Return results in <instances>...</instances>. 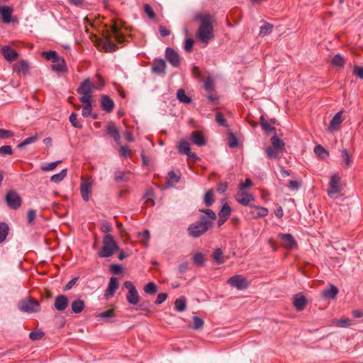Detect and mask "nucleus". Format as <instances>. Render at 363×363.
Wrapping results in <instances>:
<instances>
[{"instance_id":"f257e3e1","label":"nucleus","mask_w":363,"mask_h":363,"mask_svg":"<svg viewBox=\"0 0 363 363\" xmlns=\"http://www.w3.org/2000/svg\"><path fill=\"white\" fill-rule=\"evenodd\" d=\"M200 212L203 213L199 216L198 220L190 224L187 228L189 236L198 238L205 234L213 226V221L216 219L215 212L209 208L199 209Z\"/></svg>"},{"instance_id":"f03ea898","label":"nucleus","mask_w":363,"mask_h":363,"mask_svg":"<svg viewBox=\"0 0 363 363\" xmlns=\"http://www.w3.org/2000/svg\"><path fill=\"white\" fill-rule=\"evenodd\" d=\"M195 21L201 22L197 32L199 39L201 42L207 43L208 40L214 38L212 16L209 14L197 13L195 16Z\"/></svg>"},{"instance_id":"7ed1b4c3","label":"nucleus","mask_w":363,"mask_h":363,"mask_svg":"<svg viewBox=\"0 0 363 363\" xmlns=\"http://www.w3.org/2000/svg\"><path fill=\"white\" fill-rule=\"evenodd\" d=\"M111 35H108L106 37L104 42V49L107 52H112L117 50L116 45L111 41V38H114L118 43H122L124 42L125 36L120 32L119 28L116 25H113L111 28Z\"/></svg>"},{"instance_id":"20e7f679","label":"nucleus","mask_w":363,"mask_h":363,"mask_svg":"<svg viewBox=\"0 0 363 363\" xmlns=\"http://www.w3.org/2000/svg\"><path fill=\"white\" fill-rule=\"evenodd\" d=\"M43 55L47 60L51 61L52 69L56 72H65L67 71V65L63 57L59 56L55 51L43 52Z\"/></svg>"},{"instance_id":"39448f33","label":"nucleus","mask_w":363,"mask_h":363,"mask_svg":"<svg viewBox=\"0 0 363 363\" xmlns=\"http://www.w3.org/2000/svg\"><path fill=\"white\" fill-rule=\"evenodd\" d=\"M119 250L118 245L111 234H106L103 239V246L98 252L100 257H109L113 255L115 251Z\"/></svg>"},{"instance_id":"423d86ee","label":"nucleus","mask_w":363,"mask_h":363,"mask_svg":"<svg viewBox=\"0 0 363 363\" xmlns=\"http://www.w3.org/2000/svg\"><path fill=\"white\" fill-rule=\"evenodd\" d=\"M18 308L23 312L31 313L40 311V305L39 302L33 298L28 297L19 302Z\"/></svg>"},{"instance_id":"0eeeda50","label":"nucleus","mask_w":363,"mask_h":363,"mask_svg":"<svg viewBox=\"0 0 363 363\" xmlns=\"http://www.w3.org/2000/svg\"><path fill=\"white\" fill-rule=\"evenodd\" d=\"M96 89H97L96 86L91 82V79L87 78L80 83L77 89V92L81 95L80 97L92 99V92Z\"/></svg>"},{"instance_id":"6e6552de","label":"nucleus","mask_w":363,"mask_h":363,"mask_svg":"<svg viewBox=\"0 0 363 363\" xmlns=\"http://www.w3.org/2000/svg\"><path fill=\"white\" fill-rule=\"evenodd\" d=\"M340 177L337 174H333L330 177L329 187L328 189V195L332 199H335L341 191Z\"/></svg>"},{"instance_id":"1a4fd4ad","label":"nucleus","mask_w":363,"mask_h":363,"mask_svg":"<svg viewBox=\"0 0 363 363\" xmlns=\"http://www.w3.org/2000/svg\"><path fill=\"white\" fill-rule=\"evenodd\" d=\"M6 201L8 206L11 209L18 208L22 203V199L19 194L15 191H10L6 195Z\"/></svg>"},{"instance_id":"9d476101","label":"nucleus","mask_w":363,"mask_h":363,"mask_svg":"<svg viewBox=\"0 0 363 363\" xmlns=\"http://www.w3.org/2000/svg\"><path fill=\"white\" fill-rule=\"evenodd\" d=\"M227 283L238 290H243L248 287L249 284L246 278L242 275H234L229 278Z\"/></svg>"},{"instance_id":"9b49d317","label":"nucleus","mask_w":363,"mask_h":363,"mask_svg":"<svg viewBox=\"0 0 363 363\" xmlns=\"http://www.w3.org/2000/svg\"><path fill=\"white\" fill-rule=\"evenodd\" d=\"M279 238L281 241L282 246L287 250H292L297 247V242L291 234L279 233Z\"/></svg>"},{"instance_id":"f8f14e48","label":"nucleus","mask_w":363,"mask_h":363,"mask_svg":"<svg viewBox=\"0 0 363 363\" xmlns=\"http://www.w3.org/2000/svg\"><path fill=\"white\" fill-rule=\"evenodd\" d=\"M235 198L239 203L244 206H249L251 201H255V197L252 194L240 189L235 194Z\"/></svg>"},{"instance_id":"ddd939ff","label":"nucleus","mask_w":363,"mask_h":363,"mask_svg":"<svg viewBox=\"0 0 363 363\" xmlns=\"http://www.w3.org/2000/svg\"><path fill=\"white\" fill-rule=\"evenodd\" d=\"M165 57L169 62L174 67H178L180 65V57L177 52L168 47L165 50Z\"/></svg>"},{"instance_id":"4468645a","label":"nucleus","mask_w":363,"mask_h":363,"mask_svg":"<svg viewBox=\"0 0 363 363\" xmlns=\"http://www.w3.org/2000/svg\"><path fill=\"white\" fill-rule=\"evenodd\" d=\"M1 51L4 57L9 62H13L18 57L17 52L9 45L2 47Z\"/></svg>"},{"instance_id":"2eb2a0df","label":"nucleus","mask_w":363,"mask_h":363,"mask_svg":"<svg viewBox=\"0 0 363 363\" xmlns=\"http://www.w3.org/2000/svg\"><path fill=\"white\" fill-rule=\"evenodd\" d=\"M68 304V298L65 295H59L55 299L54 308L57 311H63L67 308Z\"/></svg>"},{"instance_id":"dca6fc26","label":"nucleus","mask_w":363,"mask_h":363,"mask_svg":"<svg viewBox=\"0 0 363 363\" xmlns=\"http://www.w3.org/2000/svg\"><path fill=\"white\" fill-rule=\"evenodd\" d=\"M250 213L252 214V218L253 219L265 217L269 212L267 208L257 205H250Z\"/></svg>"},{"instance_id":"f3484780","label":"nucleus","mask_w":363,"mask_h":363,"mask_svg":"<svg viewBox=\"0 0 363 363\" xmlns=\"http://www.w3.org/2000/svg\"><path fill=\"white\" fill-rule=\"evenodd\" d=\"M152 72L159 75H164L166 73V62L164 60L155 59L152 67Z\"/></svg>"},{"instance_id":"a211bd4d","label":"nucleus","mask_w":363,"mask_h":363,"mask_svg":"<svg viewBox=\"0 0 363 363\" xmlns=\"http://www.w3.org/2000/svg\"><path fill=\"white\" fill-rule=\"evenodd\" d=\"M118 286L119 284L117 278L114 277H111L108 286L105 291V298L108 299L110 297H112L115 294L116 290L118 289Z\"/></svg>"},{"instance_id":"6ab92c4d","label":"nucleus","mask_w":363,"mask_h":363,"mask_svg":"<svg viewBox=\"0 0 363 363\" xmlns=\"http://www.w3.org/2000/svg\"><path fill=\"white\" fill-rule=\"evenodd\" d=\"M92 182L91 180H84L80 186L81 195L84 201L89 200V194L91 193Z\"/></svg>"},{"instance_id":"aec40b11","label":"nucleus","mask_w":363,"mask_h":363,"mask_svg":"<svg viewBox=\"0 0 363 363\" xmlns=\"http://www.w3.org/2000/svg\"><path fill=\"white\" fill-rule=\"evenodd\" d=\"M101 107L106 113H111L114 108V101L108 95H103L101 98Z\"/></svg>"},{"instance_id":"412c9836","label":"nucleus","mask_w":363,"mask_h":363,"mask_svg":"<svg viewBox=\"0 0 363 363\" xmlns=\"http://www.w3.org/2000/svg\"><path fill=\"white\" fill-rule=\"evenodd\" d=\"M342 111H339L332 118L328 128L329 132L332 133L339 128L342 122Z\"/></svg>"},{"instance_id":"4be33fe9","label":"nucleus","mask_w":363,"mask_h":363,"mask_svg":"<svg viewBox=\"0 0 363 363\" xmlns=\"http://www.w3.org/2000/svg\"><path fill=\"white\" fill-rule=\"evenodd\" d=\"M191 141L194 145L199 147L204 146L206 144V139L200 130H194L191 133Z\"/></svg>"},{"instance_id":"5701e85b","label":"nucleus","mask_w":363,"mask_h":363,"mask_svg":"<svg viewBox=\"0 0 363 363\" xmlns=\"http://www.w3.org/2000/svg\"><path fill=\"white\" fill-rule=\"evenodd\" d=\"M13 9L9 6H0V14L2 17V21L4 23H10L11 22V16Z\"/></svg>"},{"instance_id":"b1692460","label":"nucleus","mask_w":363,"mask_h":363,"mask_svg":"<svg viewBox=\"0 0 363 363\" xmlns=\"http://www.w3.org/2000/svg\"><path fill=\"white\" fill-rule=\"evenodd\" d=\"M294 306L298 311H303L307 303V299L302 294L295 295L294 298Z\"/></svg>"},{"instance_id":"393cba45","label":"nucleus","mask_w":363,"mask_h":363,"mask_svg":"<svg viewBox=\"0 0 363 363\" xmlns=\"http://www.w3.org/2000/svg\"><path fill=\"white\" fill-rule=\"evenodd\" d=\"M79 101L84 104L82 115L84 118H87L91 114L92 111V99H89L84 97H79Z\"/></svg>"},{"instance_id":"a878e982","label":"nucleus","mask_w":363,"mask_h":363,"mask_svg":"<svg viewBox=\"0 0 363 363\" xmlns=\"http://www.w3.org/2000/svg\"><path fill=\"white\" fill-rule=\"evenodd\" d=\"M13 72L18 74L26 75L29 72L28 62L25 60L19 61L15 65Z\"/></svg>"},{"instance_id":"bb28decb","label":"nucleus","mask_w":363,"mask_h":363,"mask_svg":"<svg viewBox=\"0 0 363 363\" xmlns=\"http://www.w3.org/2000/svg\"><path fill=\"white\" fill-rule=\"evenodd\" d=\"M107 133L114 139L116 142H119L121 136L119 131L113 122H109L107 125Z\"/></svg>"},{"instance_id":"cd10ccee","label":"nucleus","mask_w":363,"mask_h":363,"mask_svg":"<svg viewBox=\"0 0 363 363\" xmlns=\"http://www.w3.org/2000/svg\"><path fill=\"white\" fill-rule=\"evenodd\" d=\"M84 308L85 302L80 298L74 300L71 303L72 311L74 313H80L83 311Z\"/></svg>"},{"instance_id":"c85d7f7f","label":"nucleus","mask_w":363,"mask_h":363,"mask_svg":"<svg viewBox=\"0 0 363 363\" xmlns=\"http://www.w3.org/2000/svg\"><path fill=\"white\" fill-rule=\"evenodd\" d=\"M338 289L335 286L331 284L328 289H325L323 291L322 295L325 298L333 299L338 294Z\"/></svg>"},{"instance_id":"c756f323","label":"nucleus","mask_w":363,"mask_h":363,"mask_svg":"<svg viewBox=\"0 0 363 363\" xmlns=\"http://www.w3.org/2000/svg\"><path fill=\"white\" fill-rule=\"evenodd\" d=\"M178 152L180 154L187 155L191 152L190 144L186 140H181L178 145Z\"/></svg>"},{"instance_id":"7c9ffc66","label":"nucleus","mask_w":363,"mask_h":363,"mask_svg":"<svg viewBox=\"0 0 363 363\" xmlns=\"http://www.w3.org/2000/svg\"><path fill=\"white\" fill-rule=\"evenodd\" d=\"M127 301L132 305H136L139 301V295L136 289L128 291L126 296Z\"/></svg>"},{"instance_id":"2f4dec72","label":"nucleus","mask_w":363,"mask_h":363,"mask_svg":"<svg viewBox=\"0 0 363 363\" xmlns=\"http://www.w3.org/2000/svg\"><path fill=\"white\" fill-rule=\"evenodd\" d=\"M271 143L272 144V147H274L276 150H278L281 152H283L284 149V143L280 138H278L277 135H274L271 138Z\"/></svg>"},{"instance_id":"473e14b6","label":"nucleus","mask_w":363,"mask_h":363,"mask_svg":"<svg viewBox=\"0 0 363 363\" xmlns=\"http://www.w3.org/2000/svg\"><path fill=\"white\" fill-rule=\"evenodd\" d=\"M177 97L178 100L182 103L189 104L191 102V97L188 96L186 94L185 91L182 89H178L177 93Z\"/></svg>"},{"instance_id":"72a5a7b5","label":"nucleus","mask_w":363,"mask_h":363,"mask_svg":"<svg viewBox=\"0 0 363 363\" xmlns=\"http://www.w3.org/2000/svg\"><path fill=\"white\" fill-rule=\"evenodd\" d=\"M9 225L6 223H0V243L3 242L6 240L9 234Z\"/></svg>"},{"instance_id":"f704fd0d","label":"nucleus","mask_w":363,"mask_h":363,"mask_svg":"<svg viewBox=\"0 0 363 363\" xmlns=\"http://www.w3.org/2000/svg\"><path fill=\"white\" fill-rule=\"evenodd\" d=\"M345 62H346V60H345V57L340 54L335 55L331 60V63L334 66L339 67H343Z\"/></svg>"},{"instance_id":"c9c22d12","label":"nucleus","mask_w":363,"mask_h":363,"mask_svg":"<svg viewBox=\"0 0 363 363\" xmlns=\"http://www.w3.org/2000/svg\"><path fill=\"white\" fill-rule=\"evenodd\" d=\"M203 202L207 207H210L213 205V203H214L213 189H209L206 192L204 195Z\"/></svg>"},{"instance_id":"e433bc0d","label":"nucleus","mask_w":363,"mask_h":363,"mask_svg":"<svg viewBox=\"0 0 363 363\" xmlns=\"http://www.w3.org/2000/svg\"><path fill=\"white\" fill-rule=\"evenodd\" d=\"M175 309L177 311L182 312L186 310V303L184 297H180L177 298L174 302Z\"/></svg>"},{"instance_id":"4c0bfd02","label":"nucleus","mask_w":363,"mask_h":363,"mask_svg":"<svg viewBox=\"0 0 363 363\" xmlns=\"http://www.w3.org/2000/svg\"><path fill=\"white\" fill-rule=\"evenodd\" d=\"M67 169H62L60 173L52 175L50 178V181L53 183H60L67 176Z\"/></svg>"},{"instance_id":"58836bf2","label":"nucleus","mask_w":363,"mask_h":363,"mask_svg":"<svg viewBox=\"0 0 363 363\" xmlns=\"http://www.w3.org/2000/svg\"><path fill=\"white\" fill-rule=\"evenodd\" d=\"M314 152L321 159H325L328 156V152L320 145L314 147Z\"/></svg>"},{"instance_id":"ea45409f","label":"nucleus","mask_w":363,"mask_h":363,"mask_svg":"<svg viewBox=\"0 0 363 363\" xmlns=\"http://www.w3.org/2000/svg\"><path fill=\"white\" fill-rule=\"evenodd\" d=\"M193 261L195 264L201 267L205 264L206 259L202 253L196 252L193 256Z\"/></svg>"},{"instance_id":"a19ab883","label":"nucleus","mask_w":363,"mask_h":363,"mask_svg":"<svg viewBox=\"0 0 363 363\" xmlns=\"http://www.w3.org/2000/svg\"><path fill=\"white\" fill-rule=\"evenodd\" d=\"M231 213V207L228 203L223 205L221 209L218 212V217H225L228 218Z\"/></svg>"},{"instance_id":"79ce46f5","label":"nucleus","mask_w":363,"mask_h":363,"mask_svg":"<svg viewBox=\"0 0 363 363\" xmlns=\"http://www.w3.org/2000/svg\"><path fill=\"white\" fill-rule=\"evenodd\" d=\"M273 28L274 26L272 24L264 22V25L260 27L259 35L263 36L269 35Z\"/></svg>"},{"instance_id":"37998d69","label":"nucleus","mask_w":363,"mask_h":363,"mask_svg":"<svg viewBox=\"0 0 363 363\" xmlns=\"http://www.w3.org/2000/svg\"><path fill=\"white\" fill-rule=\"evenodd\" d=\"M204 325V320L201 318L199 316H194L193 317V325H192V328L194 330H201L203 328Z\"/></svg>"},{"instance_id":"c03bdc74","label":"nucleus","mask_w":363,"mask_h":363,"mask_svg":"<svg viewBox=\"0 0 363 363\" xmlns=\"http://www.w3.org/2000/svg\"><path fill=\"white\" fill-rule=\"evenodd\" d=\"M169 181L167 184L169 186H173L175 184H177L180 180V177L177 175V174L174 171H170L168 172Z\"/></svg>"},{"instance_id":"a18cd8bd","label":"nucleus","mask_w":363,"mask_h":363,"mask_svg":"<svg viewBox=\"0 0 363 363\" xmlns=\"http://www.w3.org/2000/svg\"><path fill=\"white\" fill-rule=\"evenodd\" d=\"M265 152L268 156L269 158L271 159H277L279 157V153L281 152L278 150L274 149L272 147H267L265 149Z\"/></svg>"},{"instance_id":"49530a36","label":"nucleus","mask_w":363,"mask_h":363,"mask_svg":"<svg viewBox=\"0 0 363 363\" xmlns=\"http://www.w3.org/2000/svg\"><path fill=\"white\" fill-rule=\"evenodd\" d=\"M38 140V137L36 135L31 136L26 138L23 142L19 143L17 146L18 149H23L25 146L36 142Z\"/></svg>"},{"instance_id":"de8ad7c7","label":"nucleus","mask_w":363,"mask_h":363,"mask_svg":"<svg viewBox=\"0 0 363 363\" xmlns=\"http://www.w3.org/2000/svg\"><path fill=\"white\" fill-rule=\"evenodd\" d=\"M45 335L44 332L41 329H38L34 331H32L29 334V337L33 340H39Z\"/></svg>"},{"instance_id":"09e8293b","label":"nucleus","mask_w":363,"mask_h":363,"mask_svg":"<svg viewBox=\"0 0 363 363\" xmlns=\"http://www.w3.org/2000/svg\"><path fill=\"white\" fill-rule=\"evenodd\" d=\"M69 122L72 123V125L76 128L81 129L82 128V124L80 123V121L77 118V114L75 113H72L69 118Z\"/></svg>"},{"instance_id":"8fccbe9b","label":"nucleus","mask_w":363,"mask_h":363,"mask_svg":"<svg viewBox=\"0 0 363 363\" xmlns=\"http://www.w3.org/2000/svg\"><path fill=\"white\" fill-rule=\"evenodd\" d=\"M157 291L156 284L153 282H149L144 286V291L148 294H155Z\"/></svg>"},{"instance_id":"3c124183","label":"nucleus","mask_w":363,"mask_h":363,"mask_svg":"<svg viewBox=\"0 0 363 363\" xmlns=\"http://www.w3.org/2000/svg\"><path fill=\"white\" fill-rule=\"evenodd\" d=\"M341 157H342V160H344L346 167H350L352 160H351V157L349 155L347 149L342 150V153H341Z\"/></svg>"},{"instance_id":"603ef678","label":"nucleus","mask_w":363,"mask_h":363,"mask_svg":"<svg viewBox=\"0 0 363 363\" xmlns=\"http://www.w3.org/2000/svg\"><path fill=\"white\" fill-rule=\"evenodd\" d=\"M112 225L111 223L107 220H104L101 224V230L106 234H109L110 232L112 231Z\"/></svg>"},{"instance_id":"864d4df0","label":"nucleus","mask_w":363,"mask_h":363,"mask_svg":"<svg viewBox=\"0 0 363 363\" xmlns=\"http://www.w3.org/2000/svg\"><path fill=\"white\" fill-rule=\"evenodd\" d=\"M213 258L218 264H222L223 262L222 259L223 252L220 249H216L213 253Z\"/></svg>"},{"instance_id":"5fc2aeb1","label":"nucleus","mask_w":363,"mask_h":363,"mask_svg":"<svg viewBox=\"0 0 363 363\" xmlns=\"http://www.w3.org/2000/svg\"><path fill=\"white\" fill-rule=\"evenodd\" d=\"M61 160H57L55 162H50L45 166H42L41 169L44 172H48L54 169L60 163H61Z\"/></svg>"},{"instance_id":"6e6d98bb","label":"nucleus","mask_w":363,"mask_h":363,"mask_svg":"<svg viewBox=\"0 0 363 363\" xmlns=\"http://www.w3.org/2000/svg\"><path fill=\"white\" fill-rule=\"evenodd\" d=\"M114 179L117 182H126L128 180L125 176V173L121 171H118L115 173Z\"/></svg>"},{"instance_id":"4d7b16f0","label":"nucleus","mask_w":363,"mask_h":363,"mask_svg":"<svg viewBox=\"0 0 363 363\" xmlns=\"http://www.w3.org/2000/svg\"><path fill=\"white\" fill-rule=\"evenodd\" d=\"M144 11L150 19L153 20L155 18V13L152 8L149 4H145Z\"/></svg>"},{"instance_id":"13d9d810","label":"nucleus","mask_w":363,"mask_h":363,"mask_svg":"<svg viewBox=\"0 0 363 363\" xmlns=\"http://www.w3.org/2000/svg\"><path fill=\"white\" fill-rule=\"evenodd\" d=\"M228 145L230 147H236L238 145V140L233 133L228 135Z\"/></svg>"},{"instance_id":"bf43d9fd","label":"nucleus","mask_w":363,"mask_h":363,"mask_svg":"<svg viewBox=\"0 0 363 363\" xmlns=\"http://www.w3.org/2000/svg\"><path fill=\"white\" fill-rule=\"evenodd\" d=\"M216 121L221 126H227V121L223 115L220 112H217L216 115Z\"/></svg>"},{"instance_id":"052dcab7","label":"nucleus","mask_w":363,"mask_h":363,"mask_svg":"<svg viewBox=\"0 0 363 363\" xmlns=\"http://www.w3.org/2000/svg\"><path fill=\"white\" fill-rule=\"evenodd\" d=\"M13 132L9 130L0 128V138L8 139L13 136Z\"/></svg>"},{"instance_id":"680f3d73","label":"nucleus","mask_w":363,"mask_h":363,"mask_svg":"<svg viewBox=\"0 0 363 363\" xmlns=\"http://www.w3.org/2000/svg\"><path fill=\"white\" fill-rule=\"evenodd\" d=\"M114 316V309L111 308L106 311H104L98 315V317L101 318H112Z\"/></svg>"},{"instance_id":"e2e57ef3","label":"nucleus","mask_w":363,"mask_h":363,"mask_svg":"<svg viewBox=\"0 0 363 363\" xmlns=\"http://www.w3.org/2000/svg\"><path fill=\"white\" fill-rule=\"evenodd\" d=\"M353 74L358 78L363 79V67L354 66L353 69Z\"/></svg>"},{"instance_id":"0e129e2a","label":"nucleus","mask_w":363,"mask_h":363,"mask_svg":"<svg viewBox=\"0 0 363 363\" xmlns=\"http://www.w3.org/2000/svg\"><path fill=\"white\" fill-rule=\"evenodd\" d=\"M194 42V40H192L191 38L186 39L185 40L184 50L187 52H191L192 51V47H193Z\"/></svg>"},{"instance_id":"69168bd1","label":"nucleus","mask_w":363,"mask_h":363,"mask_svg":"<svg viewBox=\"0 0 363 363\" xmlns=\"http://www.w3.org/2000/svg\"><path fill=\"white\" fill-rule=\"evenodd\" d=\"M12 152V148L10 145H4L0 147V154L1 155H11Z\"/></svg>"},{"instance_id":"338daca9","label":"nucleus","mask_w":363,"mask_h":363,"mask_svg":"<svg viewBox=\"0 0 363 363\" xmlns=\"http://www.w3.org/2000/svg\"><path fill=\"white\" fill-rule=\"evenodd\" d=\"M204 87L208 91H212L214 89V84L212 79H207L204 82Z\"/></svg>"},{"instance_id":"774afa93","label":"nucleus","mask_w":363,"mask_h":363,"mask_svg":"<svg viewBox=\"0 0 363 363\" xmlns=\"http://www.w3.org/2000/svg\"><path fill=\"white\" fill-rule=\"evenodd\" d=\"M36 217V212L33 209H30L28 212V223L32 224Z\"/></svg>"}]
</instances>
